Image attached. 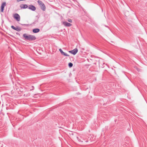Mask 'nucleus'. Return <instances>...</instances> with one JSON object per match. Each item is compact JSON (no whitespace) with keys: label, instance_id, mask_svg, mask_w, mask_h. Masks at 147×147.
I'll list each match as a JSON object with an SVG mask.
<instances>
[{"label":"nucleus","instance_id":"10","mask_svg":"<svg viewBox=\"0 0 147 147\" xmlns=\"http://www.w3.org/2000/svg\"><path fill=\"white\" fill-rule=\"evenodd\" d=\"M21 9H25L27 8H28V6L26 4H22L20 6Z\"/></svg>","mask_w":147,"mask_h":147},{"label":"nucleus","instance_id":"8","mask_svg":"<svg viewBox=\"0 0 147 147\" xmlns=\"http://www.w3.org/2000/svg\"><path fill=\"white\" fill-rule=\"evenodd\" d=\"M17 90L19 94H20L21 93H23L24 92V89L21 87L18 88Z\"/></svg>","mask_w":147,"mask_h":147},{"label":"nucleus","instance_id":"26","mask_svg":"<svg viewBox=\"0 0 147 147\" xmlns=\"http://www.w3.org/2000/svg\"><path fill=\"white\" fill-rule=\"evenodd\" d=\"M36 22L35 21V22H33V24H35L36 23Z\"/></svg>","mask_w":147,"mask_h":147},{"label":"nucleus","instance_id":"1","mask_svg":"<svg viewBox=\"0 0 147 147\" xmlns=\"http://www.w3.org/2000/svg\"><path fill=\"white\" fill-rule=\"evenodd\" d=\"M23 36L24 38V40L26 41H34L36 39V37L30 34H28L26 33L24 34H23Z\"/></svg>","mask_w":147,"mask_h":147},{"label":"nucleus","instance_id":"11","mask_svg":"<svg viewBox=\"0 0 147 147\" xmlns=\"http://www.w3.org/2000/svg\"><path fill=\"white\" fill-rule=\"evenodd\" d=\"M40 31L39 29L35 28L32 30V32L34 33H37L39 32Z\"/></svg>","mask_w":147,"mask_h":147},{"label":"nucleus","instance_id":"16","mask_svg":"<svg viewBox=\"0 0 147 147\" xmlns=\"http://www.w3.org/2000/svg\"><path fill=\"white\" fill-rule=\"evenodd\" d=\"M76 138L79 142H83V141H82L78 137H76Z\"/></svg>","mask_w":147,"mask_h":147},{"label":"nucleus","instance_id":"7","mask_svg":"<svg viewBox=\"0 0 147 147\" xmlns=\"http://www.w3.org/2000/svg\"><path fill=\"white\" fill-rule=\"evenodd\" d=\"M28 9L32 11H34L36 9V7L32 5H29L28 7Z\"/></svg>","mask_w":147,"mask_h":147},{"label":"nucleus","instance_id":"4","mask_svg":"<svg viewBox=\"0 0 147 147\" xmlns=\"http://www.w3.org/2000/svg\"><path fill=\"white\" fill-rule=\"evenodd\" d=\"M98 62L99 67L103 68L105 67V65H107L106 64H105L102 61H99Z\"/></svg>","mask_w":147,"mask_h":147},{"label":"nucleus","instance_id":"3","mask_svg":"<svg viewBox=\"0 0 147 147\" xmlns=\"http://www.w3.org/2000/svg\"><path fill=\"white\" fill-rule=\"evenodd\" d=\"M13 18L17 21L19 22L20 20V15L17 13H15L13 16Z\"/></svg>","mask_w":147,"mask_h":147},{"label":"nucleus","instance_id":"5","mask_svg":"<svg viewBox=\"0 0 147 147\" xmlns=\"http://www.w3.org/2000/svg\"><path fill=\"white\" fill-rule=\"evenodd\" d=\"M78 50L77 48H76L72 50L69 51V53L74 55H75L78 52Z\"/></svg>","mask_w":147,"mask_h":147},{"label":"nucleus","instance_id":"27","mask_svg":"<svg viewBox=\"0 0 147 147\" xmlns=\"http://www.w3.org/2000/svg\"><path fill=\"white\" fill-rule=\"evenodd\" d=\"M16 34H19V35H20L19 34V33H16Z\"/></svg>","mask_w":147,"mask_h":147},{"label":"nucleus","instance_id":"9","mask_svg":"<svg viewBox=\"0 0 147 147\" xmlns=\"http://www.w3.org/2000/svg\"><path fill=\"white\" fill-rule=\"evenodd\" d=\"M6 4V3L5 2H3L2 3L1 6V12H3V11L4 7L5 5Z\"/></svg>","mask_w":147,"mask_h":147},{"label":"nucleus","instance_id":"22","mask_svg":"<svg viewBox=\"0 0 147 147\" xmlns=\"http://www.w3.org/2000/svg\"><path fill=\"white\" fill-rule=\"evenodd\" d=\"M11 28L13 29V30H16V27H14V26H11Z\"/></svg>","mask_w":147,"mask_h":147},{"label":"nucleus","instance_id":"14","mask_svg":"<svg viewBox=\"0 0 147 147\" xmlns=\"http://www.w3.org/2000/svg\"><path fill=\"white\" fill-rule=\"evenodd\" d=\"M29 89L30 91H31L34 90V87L33 86H31V87H30Z\"/></svg>","mask_w":147,"mask_h":147},{"label":"nucleus","instance_id":"21","mask_svg":"<svg viewBox=\"0 0 147 147\" xmlns=\"http://www.w3.org/2000/svg\"><path fill=\"white\" fill-rule=\"evenodd\" d=\"M11 28L13 29V30H16V27H14V26H11Z\"/></svg>","mask_w":147,"mask_h":147},{"label":"nucleus","instance_id":"15","mask_svg":"<svg viewBox=\"0 0 147 147\" xmlns=\"http://www.w3.org/2000/svg\"><path fill=\"white\" fill-rule=\"evenodd\" d=\"M73 65V64L72 63H71L70 62L68 63V66L70 68L72 67Z\"/></svg>","mask_w":147,"mask_h":147},{"label":"nucleus","instance_id":"23","mask_svg":"<svg viewBox=\"0 0 147 147\" xmlns=\"http://www.w3.org/2000/svg\"><path fill=\"white\" fill-rule=\"evenodd\" d=\"M11 28L13 29V30H16V27H14V26H11Z\"/></svg>","mask_w":147,"mask_h":147},{"label":"nucleus","instance_id":"12","mask_svg":"<svg viewBox=\"0 0 147 147\" xmlns=\"http://www.w3.org/2000/svg\"><path fill=\"white\" fill-rule=\"evenodd\" d=\"M61 55H64V56H69V55H68L67 53H66L63 52V53L61 54Z\"/></svg>","mask_w":147,"mask_h":147},{"label":"nucleus","instance_id":"6","mask_svg":"<svg viewBox=\"0 0 147 147\" xmlns=\"http://www.w3.org/2000/svg\"><path fill=\"white\" fill-rule=\"evenodd\" d=\"M62 24L65 27H70L72 26V24L67 22L64 21L62 22Z\"/></svg>","mask_w":147,"mask_h":147},{"label":"nucleus","instance_id":"24","mask_svg":"<svg viewBox=\"0 0 147 147\" xmlns=\"http://www.w3.org/2000/svg\"><path fill=\"white\" fill-rule=\"evenodd\" d=\"M59 51L61 53V54L63 52L62 50L61 49H59Z\"/></svg>","mask_w":147,"mask_h":147},{"label":"nucleus","instance_id":"18","mask_svg":"<svg viewBox=\"0 0 147 147\" xmlns=\"http://www.w3.org/2000/svg\"><path fill=\"white\" fill-rule=\"evenodd\" d=\"M80 138L82 139L83 140H85V138L84 137V136H80Z\"/></svg>","mask_w":147,"mask_h":147},{"label":"nucleus","instance_id":"19","mask_svg":"<svg viewBox=\"0 0 147 147\" xmlns=\"http://www.w3.org/2000/svg\"><path fill=\"white\" fill-rule=\"evenodd\" d=\"M67 21L68 22L70 23H72V20L71 19H69L67 20Z\"/></svg>","mask_w":147,"mask_h":147},{"label":"nucleus","instance_id":"30","mask_svg":"<svg viewBox=\"0 0 147 147\" xmlns=\"http://www.w3.org/2000/svg\"><path fill=\"white\" fill-rule=\"evenodd\" d=\"M1 144V143H0V144Z\"/></svg>","mask_w":147,"mask_h":147},{"label":"nucleus","instance_id":"17","mask_svg":"<svg viewBox=\"0 0 147 147\" xmlns=\"http://www.w3.org/2000/svg\"><path fill=\"white\" fill-rule=\"evenodd\" d=\"M20 24L22 26H27V27H28L29 26V24Z\"/></svg>","mask_w":147,"mask_h":147},{"label":"nucleus","instance_id":"25","mask_svg":"<svg viewBox=\"0 0 147 147\" xmlns=\"http://www.w3.org/2000/svg\"><path fill=\"white\" fill-rule=\"evenodd\" d=\"M74 134H76V133H73V132H71V134L72 135H74Z\"/></svg>","mask_w":147,"mask_h":147},{"label":"nucleus","instance_id":"28","mask_svg":"<svg viewBox=\"0 0 147 147\" xmlns=\"http://www.w3.org/2000/svg\"><path fill=\"white\" fill-rule=\"evenodd\" d=\"M86 142H88V141H86Z\"/></svg>","mask_w":147,"mask_h":147},{"label":"nucleus","instance_id":"29","mask_svg":"<svg viewBox=\"0 0 147 147\" xmlns=\"http://www.w3.org/2000/svg\"><path fill=\"white\" fill-rule=\"evenodd\" d=\"M105 26L106 27H107V26Z\"/></svg>","mask_w":147,"mask_h":147},{"label":"nucleus","instance_id":"20","mask_svg":"<svg viewBox=\"0 0 147 147\" xmlns=\"http://www.w3.org/2000/svg\"><path fill=\"white\" fill-rule=\"evenodd\" d=\"M30 95V94L28 93L27 94H26H26H24V96H29Z\"/></svg>","mask_w":147,"mask_h":147},{"label":"nucleus","instance_id":"2","mask_svg":"<svg viewBox=\"0 0 147 147\" xmlns=\"http://www.w3.org/2000/svg\"><path fill=\"white\" fill-rule=\"evenodd\" d=\"M37 2L40 6L41 9L43 11H45L46 9V7L44 4L41 1L38 0Z\"/></svg>","mask_w":147,"mask_h":147},{"label":"nucleus","instance_id":"13","mask_svg":"<svg viewBox=\"0 0 147 147\" xmlns=\"http://www.w3.org/2000/svg\"><path fill=\"white\" fill-rule=\"evenodd\" d=\"M16 30L17 31L19 32L21 30V28H19L18 27H16Z\"/></svg>","mask_w":147,"mask_h":147}]
</instances>
